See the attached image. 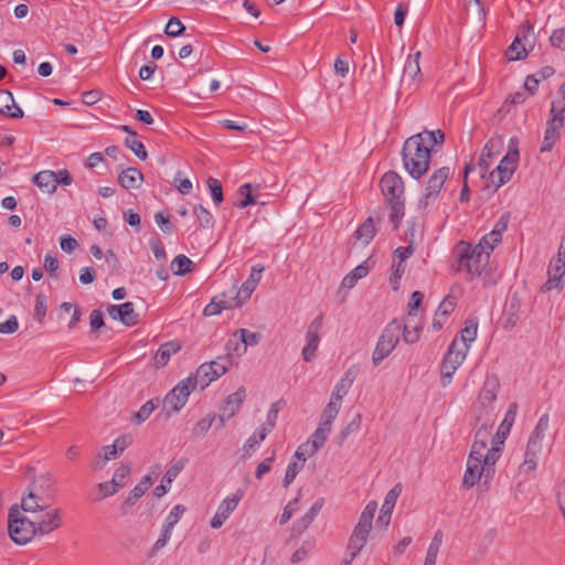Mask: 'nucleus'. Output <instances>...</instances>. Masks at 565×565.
<instances>
[{
  "label": "nucleus",
  "mask_w": 565,
  "mask_h": 565,
  "mask_svg": "<svg viewBox=\"0 0 565 565\" xmlns=\"http://www.w3.org/2000/svg\"><path fill=\"white\" fill-rule=\"evenodd\" d=\"M502 440L492 439V427L483 424L475 435L467 467L462 478V487L470 489L482 478L484 482L494 475V465L501 456Z\"/></svg>",
  "instance_id": "obj_1"
},
{
  "label": "nucleus",
  "mask_w": 565,
  "mask_h": 565,
  "mask_svg": "<svg viewBox=\"0 0 565 565\" xmlns=\"http://www.w3.org/2000/svg\"><path fill=\"white\" fill-rule=\"evenodd\" d=\"M445 135L440 129L425 130L407 138L402 149V160L408 174L418 180L429 169L431 151L435 145H443Z\"/></svg>",
  "instance_id": "obj_2"
},
{
  "label": "nucleus",
  "mask_w": 565,
  "mask_h": 565,
  "mask_svg": "<svg viewBox=\"0 0 565 565\" xmlns=\"http://www.w3.org/2000/svg\"><path fill=\"white\" fill-rule=\"evenodd\" d=\"M376 510V501H370L361 512L359 521L349 537L345 554L340 565H351L365 546Z\"/></svg>",
  "instance_id": "obj_3"
},
{
  "label": "nucleus",
  "mask_w": 565,
  "mask_h": 565,
  "mask_svg": "<svg viewBox=\"0 0 565 565\" xmlns=\"http://www.w3.org/2000/svg\"><path fill=\"white\" fill-rule=\"evenodd\" d=\"M380 186L391 207L390 220L397 228L404 216L403 181L396 172L388 171L382 177Z\"/></svg>",
  "instance_id": "obj_4"
},
{
  "label": "nucleus",
  "mask_w": 565,
  "mask_h": 565,
  "mask_svg": "<svg viewBox=\"0 0 565 565\" xmlns=\"http://www.w3.org/2000/svg\"><path fill=\"white\" fill-rule=\"evenodd\" d=\"M8 533L10 539L19 545H25L32 537L38 536L33 520L22 513L19 504H13L9 510Z\"/></svg>",
  "instance_id": "obj_5"
},
{
  "label": "nucleus",
  "mask_w": 565,
  "mask_h": 565,
  "mask_svg": "<svg viewBox=\"0 0 565 565\" xmlns=\"http://www.w3.org/2000/svg\"><path fill=\"white\" fill-rule=\"evenodd\" d=\"M459 267L465 268L472 277L479 276L489 263V256L486 252L467 242H460L457 245Z\"/></svg>",
  "instance_id": "obj_6"
},
{
  "label": "nucleus",
  "mask_w": 565,
  "mask_h": 565,
  "mask_svg": "<svg viewBox=\"0 0 565 565\" xmlns=\"http://www.w3.org/2000/svg\"><path fill=\"white\" fill-rule=\"evenodd\" d=\"M467 353V344H459L457 339L450 343L440 365L443 386L450 384L452 375L466 360Z\"/></svg>",
  "instance_id": "obj_7"
},
{
  "label": "nucleus",
  "mask_w": 565,
  "mask_h": 565,
  "mask_svg": "<svg viewBox=\"0 0 565 565\" xmlns=\"http://www.w3.org/2000/svg\"><path fill=\"white\" fill-rule=\"evenodd\" d=\"M401 326L394 319L383 330L373 352L372 361L379 365L395 349L399 341Z\"/></svg>",
  "instance_id": "obj_8"
},
{
  "label": "nucleus",
  "mask_w": 565,
  "mask_h": 565,
  "mask_svg": "<svg viewBox=\"0 0 565 565\" xmlns=\"http://www.w3.org/2000/svg\"><path fill=\"white\" fill-rule=\"evenodd\" d=\"M195 379L188 376L181 380L163 398V408L168 412L178 413L186 404L189 395L196 387Z\"/></svg>",
  "instance_id": "obj_9"
},
{
  "label": "nucleus",
  "mask_w": 565,
  "mask_h": 565,
  "mask_svg": "<svg viewBox=\"0 0 565 565\" xmlns=\"http://www.w3.org/2000/svg\"><path fill=\"white\" fill-rule=\"evenodd\" d=\"M52 498L45 494L36 482H33L29 486L26 493L23 494L19 507L23 512L35 514L47 510L52 505Z\"/></svg>",
  "instance_id": "obj_10"
},
{
  "label": "nucleus",
  "mask_w": 565,
  "mask_h": 565,
  "mask_svg": "<svg viewBox=\"0 0 565 565\" xmlns=\"http://www.w3.org/2000/svg\"><path fill=\"white\" fill-rule=\"evenodd\" d=\"M565 106L559 107V102H553L551 114L552 118L547 121L541 151H551L559 137V129L564 122Z\"/></svg>",
  "instance_id": "obj_11"
},
{
  "label": "nucleus",
  "mask_w": 565,
  "mask_h": 565,
  "mask_svg": "<svg viewBox=\"0 0 565 565\" xmlns=\"http://www.w3.org/2000/svg\"><path fill=\"white\" fill-rule=\"evenodd\" d=\"M500 391V382L498 376L488 375L482 384V387L479 392L476 409L481 414H487L493 409V404L497 399L498 393Z\"/></svg>",
  "instance_id": "obj_12"
},
{
  "label": "nucleus",
  "mask_w": 565,
  "mask_h": 565,
  "mask_svg": "<svg viewBox=\"0 0 565 565\" xmlns=\"http://www.w3.org/2000/svg\"><path fill=\"white\" fill-rule=\"evenodd\" d=\"M518 159V150L509 152L501 159L497 168L490 172V181L495 188L502 186L511 179L516 169Z\"/></svg>",
  "instance_id": "obj_13"
},
{
  "label": "nucleus",
  "mask_w": 565,
  "mask_h": 565,
  "mask_svg": "<svg viewBox=\"0 0 565 565\" xmlns=\"http://www.w3.org/2000/svg\"><path fill=\"white\" fill-rule=\"evenodd\" d=\"M38 536H45L63 525V511L58 508L47 509L43 515L33 519Z\"/></svg>",
  "instance_id": "obj_14"
},
{
  "label": "nucleus",
  "mask_w": 565,
  "mask_h": 565,
  "mask_svg": "<svg viewBox=\"0 0 565 565\" xmlns=\"http://www.w3.org/2000/svg\"><path fill=\"white\" fill-rule=\"evenodd\" d=\"M449 173L450 171L447 167H443L434 171V173L428 179L423 199L419 201L420 206L427 207L437 199L440 190L444 186V183L449 177Z\"/></svg>",
  "instance_id": "obj_15"
},
{
  "label": "nucleus",
  "mask_w": 565,
  "mask_h": 565,
  "mask_svg": "<svg viewBox=\"0 0 565 565\" xmlns=\"http://www.w3.org/2000/svg\"><path fill=\"white\" fill-rule=\"evenodd\" d=\"M322 329V315L315 318L308 326L306 332V345L302 349V358L306 362H311L320 343V331Z\"/></svg>",
  "instance_id": "obj_16"
},
{
  "label": "nucleus",
  "mask_w": 565,
  "mask_h": 565,
  "mask_svg": "<svg viewBox=\"0 0 565 565\" xmlns=\"http://www.w3.org/2000/svg\"><path fill=\"white\" fill-rule=\"evenodd\" d=\"M227 372V366L220 361H212L210 363H203L196 370L192 379H195L196 385H201L202 388L206 387L211 382L217 380L220 376Z\"/></svg>",
  "instance_id": "obj_17"
},
{
  "label": "nucleus",
  "mask_w": 565,
  "mask_h": 565,
  "mask_svg": "<svg viewBox=\"0 0 565 565\" xmlns=\"http://www.w3.org/2000/svg\"><path fill=\"white\" fill-rule=\"evenodd\" d=\"M244 492L237 490L232 495L225 498L218 505L215 515L211 520L212 529H220L224 522L230 518L232 512L237 508L239 501L243 499Z\"/></svg>",
  "instance_id": "obj_18"
},
{
  "label": "nucleus",
  "mask_w": 565,
  "mask_h": 565,
  "mask_svg": "<svg viewBox=\"0 0 565 565\" xmlns=\"http://www.w3.org/2000/svg\"><path fill=\"white\" fill-rule=\"evenodd\" d=\"M264 270V266H253L252 273L249 274V277L246 281L243 282L239 289H237L235 286L232 287L230 290L231 295H234L237 301H239V305L242 306L246 301L249 300L253 291L256 289L259 280H260V274Z\"/></svg>",
  "instance_id": "obj_19"
},
{
  "label": "nucleus",
  "mask_w": 565,
  "mask_h": 565,
  "mask_svg": "<svg viewBox=\"0 0 565 565\" xmlns=\"http://www.w3.org/2000/svg\"><path fill=\"white\" fill-rule=\"evenodd\" d=\"M509 216L502 215L495 223L493 230L486 234L476 247L486 252L490 257V253L502 241V233L508 228Z\"/></svg>",
  "instance_id": "obj_20"
},
{
  "label": "nucleus",
  "mask_w": 565,
  "mask_h": 565,
  "mask_svg": "<svg viewBox=\"0 0 565 565\" xmlns=\"http://www.w3.org/2000/svg\"><path fill=\"white\" fill-rule=\"evenodd\" d=\"M548 424H550L548 414H543L539 418V422H537L535 428L533 429L532 434L530 435V438H529V441L526 445L525 450L530 451L531 456L539 455L541 452L543 439L545 436V431L548 428Z\"/></svg>",
  "instance_id": "obj_21"
},
{
  "label": "nucleus",
  "mask_w": 565,
  "mask_h": 565,
  "mask_svg": "<svg viewBox=\"0 0 565 565\" xmlns=\"http://www.w3.org/2000/svg\"><path fill=\"white\" fill-rule=\"evenodd\" d=\"M107 310L114 320H119L127 327H132L138 322V313L135 311V306L130 301L121 305H111Z\"/></svg>",
  "instance_id": "obj_22"
},
{
  "label": "nucleus",
  "mask_w": 565,
  "mask_h": 565,
  "mask_svg": "<svg viewBox=\"0 0 565 565\" xmlns=\"http://www.w3.org/2000/svg\"><path fill=\"white\" fill-rule=\"evenodd\" d=\"M547 275L548 279L543 285L542 290L550 291L552 289H562V278L565 275V260H563V258H555L551 260L547 268Z\"/></svg>",
  "instance_id": "obj_23"
},
{
  "label": "nucleus",
  "mask_w": 565,
  "mask_h": 565,
  "mask_svg": "<svg viewBox=\"0 0 565 565\" xmlns=\"http://www.w3.org/2000/svg\"><path fill=\"white\" fill-rule=\"evenodd\" d=\"M420 52H416L413 55H408L402 75V83L408 86L416 85L420 78V66H419Z\"/></svg>",
  "instance_id": "obj_24"
},
{
  "label": "nucleus",
  "mask_w": 565,
  "mask_h": 565,
  "mask_svg": "<svg viewBox=\"0 0 565 565\" xmlns=\"http://www.w3.org/2000/svg\"><path fill=\"white\" fill-rule=\"evenodd\" d=\"M358 369L352 366L347 370L340 381L335 384L334 390L331 394V399L342 404L343 397L349 393Z\"/></svg>",
  "instance_id": "obj_25"
},
{
  "label": "nucleus",
  "mask_w": 565,
  "mask_h": 565,
  "mask_svg": "<svg viewBox=\"0 0 565 565\" xmlns=\"http://www.w3.org/2000/svg\"><path fill=\"white\" fill-rule=\"evenodd\" d=\"M456 305V298L452 296L445 297L444 300L439 303L431 324L435 331H438L444 327L448 316L455 310Z\"/></svg>",
  "instance_id": "obj_26"
},
{
  "label": "nucleus",
  "mask_w": 565,
  "mask_h": 565,
  "mask_svg": "<svg viewBox=\"0 0 565 565\" xmlns=\"http://www.w3.org/2000/svg\"><path fill=\"white\" fill-rule=\"evenodd\" d=\"M246 397L245 387H239L235 393L228 395L223 402L220 411L226 418H232L241 408Z\"/></svg>",
  "instance_id": "obj_27"
},
{
  "label": "nucleus",
  "mask_w": 565,
  "mask_h": 565,
  "mask_svg": "<svg viewBox=\"0 0 565 565\" xmlns=\"http://www.w3.org/2000/svg\"><path fill=\"white\" fill-rule=\"evenodd\" d=\"M181 349L182 344L179 340H172L161 344L153 358L156 366H166L171 355L178 353Z\"/></svg>",
  "instance_id": "obj_28"
},
{
  "label": "nucleus",
  "mask_w": 565,
  "mask_h": 565,
  "mask_svg": "<svg viewBox=\"0 0 565 565\" xmlns=\"http://www.w3.org/2000/svg\"><path fill=\"white\" fill-rule=\"evenodd\" d=\"M0 114L10 118H22L23 110L15 105L14 97L11 92L0 90Z\"/></svg>",
  "instance_id": "obj_29"
},
{
  "label": "nucleus",
  "mask_w": 565,
  "mask_h": 565,
  "mask_svg": "<svg viewBox=\"0 0 565 565\" xmlns=\"http://www.w3.org/2000/svg\"><path fill=\"white\" fill-rule=\"evenodd\" d=\"M32 181L40 189V191L46 194H53L57 189L55 172L52 170H43L38 172L33 175Z\"/></svg>",
  "instance_id": "obj_30"
},
{
  "label": "nucleus",
  "mask_w": 565,
  "mask_h": 565,
  "mask_svg": "<svg viewBox=\"0 0 565 565\" xmlns=\"http://www.w3.org/2000/svg\"><path fill=\"white\" fill-rule=\"evenodd\" d=\"M323 503H324L323 498H320L319 500H317L312 504V507L308 510V512L302 518H300L299 520H297L295 522V524L292 526V531L296 532L297 534L303 533L310 526V524L313 522V520L316 519V516L322 509Z\"/></svg>",
  "instance_id": "obj_31"
},
{
  "label": "nucleus",
  "mask_w": 565,
  "mask_h": 565,
  "mask_svg": "<svg viewBox=\"0 0 565 565\" xmlns=\"http://www.w3.org/2000/svg\"><path fill=\"white\" fill-rule=\"evenodd\" d=\"M143 181V174L137 168L124 169L118 175V183L124 189H137Z\"/></svg>",
  "instance_id": "obj_32"
},
{
  "label": "nucleus",
  "mask_w": 565,
  "mask_h": 565,
  "mask_svg": "<svg viewBox=\"0 0 565 565\" xmlns=\"http://www.w3.org/2000/svg\"><path fill=\"white\" fill-rule=\"evenodd\" d=\"M502 141L501 139H494L491 138L486 146L483 147L481 154L479 157V168H480V175L483 178L486 173L488 172L490 164H491V158L494 154V149L501 146Z\"/></svg>",
  "instance_id": "obj_33"
},
{
  "label": "nucleus",
  "mask_w": 565,
  "mask_h": 565,
  "mask_svg": "<svg viewBox=\"0 0 565 565\" xmlns=\"http://www.w3.org/2000/svg\"><path fill=\"white\" fill-rule=\"evenodd\" d=\"M241 307L239 301L233 296L228 300L213 298L210 303H207L203 310V315L205 317H212L221 313L223 310L233 309Z\"/></svg>",
  "instance_id": "obj_34"
},
{
  "label": "nucleus",
  "mask_w": 565,
  "mask_h": 565,
  "mask_svg": "<svg viewBox=\"0 0 565 565\" xmlns=\"http://www.w3.org/2000/svg\"><path fill=\"white\" fill-rule=\"evenodd\" d=\"M152 484V478L150 475L142 477L140 482L134 487L128 497L126 498L125 505L132 507L136 502L145 494L148 488Z\"/></svg>",
  "instance_id": "obj_35"
},
{
  "label": "nucleus",
  "mask_w": 565,
  "mask_h": 565,
  "mask_svg": "<svg viewBox=\"0 0 565 565\" xmlns=\"http://www.w3.org/2000/svg\"><path fill=\"white\" fill-rule=\"evenodd\" d=\"M369 273V266L366 263L360 264L353 270H351L347 276H344L342 280V287L351 289L356 282L365 277Z\"/></svg>",
  "instance_id": "obj_36"
},
{
  "label": "nucleus",
  "mask_w": 565,
  "mask_h": 565,
  "mask_svg": "<svg viewBox=\"0 0 565 565\" xmlns=\"http://www.w3.org/2000/svg\"><path fill=\"white\" fill-rule=\"evenodd\" d=\"M340 409L341 404L330 398L329 403L326 405L320 415V424L331 428L332 422L338 416Z\"/></svg>",
  "instance_id": "obj_37"
},
{
  "label": "nucleus",
  "mask_w": 565,
  "mask_h": 565,
  "mask_svg": "<svg viewBox=\"0 0 565 565\" xmlns=\"http://www.w3.org/2000/svg\"><path fill=\"white\" fill-rule=\"evenodd\" d=\"M376 234L373 217L366 218L356 230L355 237L361 239L363 244H369Z\"/></svg>",
  "instance_id": "obj_38"
},
{
  "label": "nucleus",
  "mask_w": 565,
  "mask_h": 565,
  "mask_svg": "<svg viewBox=\"0 0 565 565\" xmlns=\"http://www.w3.org/2000/svg\"><path fill=\"white\" fill-rule=\"evenodd\" d=\"M239 337V340L243 343V350L241 354L245 353L247 347L257 345L262 340V334L258 332H250L247 329H238L235 331L234 337Z\"/></svg>",
  "instance_id": "obj_39"
},
{
  "label": "nucleus",
  "mask_w": 565,
  "mask_h": 565,
  "mask_svg": "<svg viewBox=\"0 0 565 565\" xmlns=\"http://www.w3.org/2000/svg\"><path fill=\"white\" fill-rule=\"evenodd\" d=\"M193 263L185 255H178L170 265L172 273L177 276H183L192 270Z\"/></svg>",
  "instance_id": "obj_40"
},
{
  "label": "nucleus",
  "mask_w": 565,
  "mask_h": 565,
  "mask_svg": "<svg viewBox=\"0 0 565 565\" xmlns=\"http://www.w3.org/2000/svg\"><path fill=\"white\" fill-rule=\"evenodd\" d=\"M478 322L476 320H467L466 326L460 331V342L459 344H467L468 350L470 349V344L477 338Z\"/></svg>",
  "instance_id": "obj_41"
},
{
  "label": "nucleus",
  "mask_w": 565,
  "mask_h": 565,
  "mask_svg": "<svg viewBox=\"0 0 565 565\" xmlns=\"http://www.w3.org/2000/svg\"><path fill=\"white\" fill-rule=\"evenodd\" d=\"M331 428L326 427L323 425H319V427L311 435V449L310 455L318 451L326 443Z\"/></svg>",
  "instance_id": "obj_42"
},
{
  "label": "nucleus",
  "mask_w": 565,
  "mask_h": 565,
  "mask_svg": "<svg viewBox=\"0 0 565 565\" xmlns=\"http://www.w3.org/2000/svg\"><path fill=\"white\" fill-rule=\"evenodd\" d=\"M505 55L509 61H518L524 58L527 55V52L520 39L515 38L512 44L508 47Z\"/></svg>",
  "instance_id": "obj_43"
},
{
  "label": "nucleus",
  "mask_w": 565,
  "mask_h": 565,
  "mask_svg": "<svg viewBox=\"0 0 565 565\" xmlns=\"http://www.w3.org/2000/svg\"><path fill=\"white\" fill-rule=\"evenodd\" d=\"M216 419L214 414H209L200 419L193 427L192 434L194 437H203L212 427L213 422Z\"/></svg>",
  "instance_id": "obj_44"
},
{
  "label": "nucleus",
  "mask_w": 565,
  "mask_h": 565,
  "mask_svg": "<svg viewBox=\"0 0 565 565\" xmlns=\"http://www.w3.org/2000/svg\"><path fill=\"white\" fill-rule=\"evenodd\" d=\"M119 455H120V451L115 447L114 444L113 445L104 446L102 448L100 452L98 454V457L96 459L95 465L98 468H102L104 462H106L108 460H111V459H115Z\"/></svg>",
  "instance_id": "obj_45"
},
{
  "label": "nucleus",
  "mask_w": 565,
  "mask_h": 565,
  "mask_svg": "<svg viewBox=\"0 0 565 565\" xmlns=\"http://www.w3.org/2000/svg\"><path fill=\"white\" fill-rule=\"evenodd\" d=\"M194 214L200 222L201 226L204 228H211L214 225V220L210 211L205 209L203 205L194 206Z\"/></svg>",
  "instance_id": "obj_46"
},
{
  "label": "nucleus",
  "mask_w": 565,
  "mask_h": 565,
  "mask_svg": "<svg viewBox=\"0 0 565 565\" xmlns=\"http://www.w3.org/2000/svg\"><path fill=\"white\" fill-rule=\"evenodd\" d=\"M125 146L134 152V154L140 159L146 160L148 154L146 148L141 141L136 140L135 138L127 137L125 139Z\"/></svg>",
  "instance_id": "obj_47"
},
{
  "label": "nucleus",
  "mask_w": 565,
  "mask_h": 565,
  "mask_svg": "<svg viewBox=\"0 0 565 565\" xmlns=\"http://www.w3.org/2000/svg\"><path fill=\"white\" fill-rule=\"evenodd\" d=\"M405 263H401V260L392 262V274L390 277V282L394 290L398 289L399 280L405 273Z\"/></svg>",
  "instance_id": "obj_48"
},
{
  "label": "nucleus",
  "mask_w": 565,
  "mask_h": 565,
  "mask_svg": "<svg viewBox=\"0 0 565 565\" xmlns=\"http://www.w3.org/2000/svg\"><path fill=\"white\" fill-rule=\"evenodd\" d=\"M422 326L412 327L409 323H406L403 328V339L406 343L413 344L416 343L420 338Z\"/></svg>",
  "instance_id": "obj_49"
},
{
  "label": "nucleus",
  "mask_w": 565,
  "mask_h": 565,
  "mask_svg": "<svg viewBox=\"0 0 565 565\" xmlns=\"http://www.w3.org/2000/svg\"><path fill=\"white\" fill-rule=\"evenodd\" d=\"M46 296L44 294H39L35 299L34 307V318L39 323L43 322V319L46 315Z\"/></svg>",
  "instance_id": "obj_50"
},
{
  "label": "nucleus",
  "mask_w": 565,
  "mask_h": 565,
  "mask_svg": "<svg viewBox=\"0 0 565 565\" xmlns=\"http://www.w3.org/2000/svg\"><path fill=\"white\" fill-rule=\"evenodd\" d=\"M207 186L210 189V192H211L214 203L215 204L222 203L224 198H223V190H222L221 182L217 179L209 178Z\"/></svg>",
  "instance_id": "obj_51"
},
{
  "label": "nucleus",
  "mask_w": 565,
  "mask_h": 565,
  "mask_svg": "<svg viewBox=\"0 0 565 565\" xmlns=\"http://www.w3.org/2000/svg\"><path fill=\"white\" fill-rule=\"evenodd\" d=\"M184 30V25L178 18H171L166 25L164 33L168 36L175 38L182 34Z\"/></svg>",
  "instance_id": "obj_52"
},
{
  "label": "nucleus",
  "mask_w": 565,
  "mask_h": 565,
  "mask_svg": "<svg viewBox=\"0 0 565 565\" xmlns=\"http://www.w3.org/2000/svg\"><path fill=\"white\" fill-rule=\"evenodd\" d=\"M186 511V508L182 504H177L172 508L169 515L166 519L164 524L169 525L170 527H174V525L179 522L181 516Z\"/></svg>",
  "instance_id": "obj_53"
},
{
  "label": "nucleus",
  "mask_w": 565,
  "mask_h": 565,
  "mask_svg": "<svg viewBox=\"0 0 565 565\" xmlns=\"http://www.w3.org/2000/svg\"><path fill=\"white\" fill-rule=\"evenodd\" d=\"M313 546V543L312 542H309V541H305L300 547H298L295 553L291 555L290 557V561L291 563L294 564H297V563H300L301 561H303L309 551L312 548Z\"/></svg>",
  "instance_id": "obj_54"
},
{
  "label": "nucleus",
  "mask_w": 565,
  "mask_h": 565,
  "mask_svg": "<svg viewBox=\"0 0 565 565\" xmlns=\"http://www.w3.org/2000/svg\"><path fill=\"white\" fill-rule=\"evenodd\" d=\"M172 530L173 529L167 524L162 525L161 534H160L159 539L154 542L153 547H152L153 553L158 552L159 550H161L166 546V544L170 540Z\"/></svg>",
  "instance_id": "obj_55"
},
{
  "label": "nucleus",
  "mask_w": 565,
  "mask_h": 565,
  "mask_svg": "<svg viewBox=\"0 0 565 565\" xmlns=\"http://www.w3.org/2000/svg\"><path fill=\"white\" fill-rule=\"evenodd\" d=\"M239 194L244 196L242 201H239L236 206L239 209H244L250 204L255 203L254 196L252 195L250 184L246 183L242 185L238 190Z\"/></svg>",
  "instance_id": "obj_56"
},
{
  "label": "nucleus",
  "mask_w": 565,
  "mask_h": 565,
  "mask_svg": "<svg viewBox=\"0 0 565 565\" xmlns=\"http://www.w3.org/2000/svg\"><path fill=\"white\" fill-rule=\"evenodd\" d=\"M299 504V497L295 498L294 500H290L286 507L284 508L282 514L280 516L279 523L286 524L295 513V511L298 509Z\"/></svg>",
  "instance_id": "obj_57"
},
{
  "label": "nucleus",
  "mask_w": 565,
  "mask_h": 565,
  "mask_svg": "<svg viewBox=\"0 0 565 565\" xmlns=\"http://www.w3.org/2000/svg\"><path fill=\"white\" fill-rule=\"evenodd\" d=\"M97 487H98L99 491L102 492V497L99 498V500L108 498L110 495H114L120 489V484L115 483L111 480L107 481V482H100L97 484Z\"/></svg>",
  "instance_id": "obj_58"
},
{
  "label": "nucleus",
  "mask_w": 565,
  "mask_h": 565,
  "mask_svg": "<svg viewBox=\"0 0 565 565\" xmlns=\"http://www.w3.org/2000/svg\"><path fill=\"white\" fill-rule=\"evenodd\" d=\"M299 470H300V466L298 465V462L292 461V462L288 463L286 473H285V478L282 481L284 488H288L291 484V482L295 480L296 476L298 475Z\"/></svg>",
  "instance_id": "obj_59"
},
{
  "label": "nucleus",
  "mask_w": 565,
  "mask_h": 565,
  "mask_svg": "<svg viewBox=\"0 0 565 565\" xmlns=\"http://www.w3.org/2000/svg\"><path fill=\"white\" fill-rule=\"evenodd\" d=\"M130 471H131V468H130L129 465H124V463L120 465L116 469V471H115V473L113 476L111 481L115 482V483L120 484V489H121L125 486V479H126V477L129 476Z\"/></svg>",
  "instance_id": "obj_60"
},
{
  "label": "nucleus",
  "mask_w": 565,
  "mask_h": 565,
  "mask_svg": "<svg viewBox=\"0 0 565 565\" xmlns=\"http://www.w3.org/2000/svg\"><path fill=\"white\" fill-rule=\"evenodd\" d=\"M154 221L161 228V231L166 234H170L173 232L174 226L171 223L170 218L168 216H164L162 212H157L154 214Z\"/></svg>",
  "instance_id": "obj_61"
},
{
  "label": "nucleus",
  "mask_w": 565,
  "mask_h": 565,
  "mask_svg": "<svg viewBox=\"0 0 565 565\" xmlns=\"http://www.w3.org/2000/svg\"><path fill=\"white\" fill-rule=\"evenodd\" d=\"M19 329V322L15 316H10L4 322L0 323V333L11 334Z\"/></svg>",
  "instance_id": "obj_62"
},
{
  "label": "nucleus",
  "mask_w": 565,
  "mask_h": 565,
  "mask_svg": "<svg viewBox=\"0 0 565 565\" xmlns=\"http://www.w3.org/2000/svg\"><path fill=\"white\" fill-rule=\"evenodd\" d=\"M551 44L559 50H565V26L555 30L551 38Z\"/></svg>",
  "instance_id": "obj_63"
},
{
  "label": "nucleus",
  "mask_w": 565,
  "mask_h": 565,
  "mask_svg": "<svg viewBox=\"0 0 565 565\" xmlns=\"http://www.w3.org/2000/svg\"><path fill=\"white\" fill-rule=\"evenodd\" d=\"M60 246L65 253H72L78 247V243L74 237L65 234L60 237Z\"/></svg>",
  "instance_id": "obj_64"
}]
</instances>
